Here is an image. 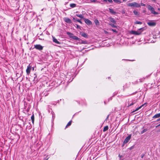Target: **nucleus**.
<instances>
[{
  "label": "nucleus",
  "mask_w": 160,
  "mask_h": 160,
  "mask_svg": "<svg viewBox=\"0 0 160 160\" xmlns=\"http://www.w3.org/2000/svg\"><path fill=\"white\" fill-rule=\"evenodd\" d=\"M160 126V124H158V125H157V126L156 127L157 128V127H159V126Z\"/></svg>",
  "instance_id": "nucleus-36"
},
{
  "label": "nucleus",
  "mask_w": 160,
  "mask_h": 160,
  "mask_svg": "<svg viewBox=\"0 0 160 160\" xmlns=\"http://www.w3.org/2000/svg\"><path fill=\"white\" fill-rule=\"evenodd\" d=\"M133 104V103H131L129 105V106H131Z\"/></svg>",
  "instance_id": "nucleus-37"
},
{
  "label": "nucleus",
  "mask_w": 160,
  "mask_h": 160,
  "mask_svg": "<svg viewBox=\"0 0 160 160\" xmlns=\"http://www.w3.org/2000/svg\"><path fill=\"white\" fill-rule=\"evenodd\" d=\"M105 33H107V31H105Z\"/></svg>",
  "instance_id": "nucleus-41"
},
{
  "label": "nucleus",
  "mask_w": 160,
  "mask_h": 160,
  "mask_svg": "<svg viewBox=\"0 0 160 160\" xmlns=\"http://www.w3.org/2000/svg\"><path fill=\"white\" fill-rule=\"evenodd\" d=\"M143 155H142V158H143Z\"/></svg>",
  "instance_id": "nucleus-42"
},
{
  "label": "nucleus",
  "mask_w": 160,
  "mask_h": 160,
  "mask_svg": "<svg viewBox=\"0 0 160 160\" xmlns=\"http://www.w3.org/2000/svg\"><path fill=\"white\" fill-rule=\"evenodd\" d=\"M85 22L88 25H90L92 24V22L88 19L84 18Z\"/></svg>",
  "instance_id": "nucleus-8"
},
{
  "label": "nucleus",
  "mask_w": 160,
  "mask_h": 160,
  "mask_svg": "<svg viewBox=\"0 0 160 160\" xmlns=\"http://www.w3.org/2000/svg\"><path fill=\"white\" fill-rule=\"evenodd\" d=\"M71 121H70L67 124V125L66 126V127H67L68 126H70L71 125Z\"/></svg>",
  "instance_id": "nucleus-24"
},
{
  "label": "nucleus",
  "mask_w": 160,
  "mask_h": 160,
  "mask_svg": "<svg viewBox=\"0 0 160 160\" xmlns=\"http://www.w3.org/2000/svg\"><path fill=\"white\" fill-rule=\"evenodd\" d=\"M64 21L66 22L70 23H71V20L68 18H65L63 19Z\"/></svg>",
  "instance_id": "nucleus-9"
},
{
  "label": "nucleus",
  "mask_w": 160,
  "mask_h": 160,
  "mask_svg": "<svg viewBox=\"0 0 160 160\" xmlns=\"http://www.w3.org/2000/svg\"><path fill=\"white\" fill-rule=\"evenodd\" d=\"M131 138V135H129L126 138V139H125L124 141V142H123V145L124 144L127 143V142H129V141L130 140Z\"/></svg>",
  "instance_id": "nucleus-3"
},
{
  "label": "nucleus",
  "mask_w": 160,
  "mask_h": 160,
  "mask_svg": "<svg viewBox=\"0 0 160 160\" xmlns=\"http://www.w3.org/2000/svg\"><path fill=\"white\" fill-rule=\"evenodd\" d=\"M70 6L71 8H73L76 7V4L75 3H71L70 4Z\"/></svg>",
  "instance_id": "nucleus-16"
},
{
  "label": "nucleus",
  "mask_w": 160,
  "mask_h": 160,
  "mask_svg": "<svg viewBox=\"0 0 160 160\" xmlns=\"http://www.w3.org/2000/svg\"><path fill=\"white\" fill-rule=\"evenodd\" d=\"M140 108V107H139L135 111H133V112H135V111L138 110Z\"/></svg>",
  "instance_id": "nucleus-32"
},
{
  "label": "nucleus",
  "mask_w": 160,
  "mask_h": 160,
  "mask_svg": "<svg viewBox=\"0 0 160 160\" xmlns=\"http://www.w3.org/2000/svg\"><path fill=\"white\" fill-rule=\"evenodd\" d=\"M129 32L132 34L135 35H138L140 34V32L139 31H130Z\"/></svg>",
  "instance_id": "nucleus-4"
},
{
  "label": "nucleus",
  "mask_w": 160,
  "mask_h": 160,
  "mask_svg": "<svg viewBox=\"0 0 160 160\" xmlns=\"http://www.w3.org/2000/svg\"><path fill=\"white\" fill-rule=\"evenodd\" d=\"M94 22L96 25H99V22L98 20L97 19H96L94 21Z\"/></svg>",
  "instance_id": "nucleus-19"
},
{
  "label": "nucleus",
  "mask_w": 160,
  "mask_h": 160,
  "mask_svg": "<svg viewBox=\"0 0 160 160\" xmlns=\"http://www.w3.org/2000/svg\"><path fill=\"white\" fill-rule=\"evenodd\" d=\"M109 19L110 20L111 22H112L115 23L116 22L115 20H114V19L112 18H109Z\"/></svg>",
  "instance_id": "nucleus-14"
},
{
  "label": "nucleus",
  "mask_w": 160,
  "mask_h": 160,
  "mask_svg": "<svg viewBox=\"0 0 160 160\" xmlns=\"http://www.w3.org/2000/svg\"><path fill=\"white\" fill-rule=\"evenodd\" d=\"M127 5L129 7H130L132 8H138L140 6V5L135 2H128L127 3Z\"/></svg>",
  "instance_id": "nucleus-1"
},
{
  "label": "nucleus",
  "mask_w": 160,
  "mask_h": 160,
  "mask_svg": "<svg viewBox=\"0 0 160 160\" xmlns=\"http://www.w3.org/2000/svg\"><path fill=\"white\" fill-rule=\"evenodd\" d=\"M53 42L58 44H60V43L58 41V40L55 38L54 37H53Z\"/></svg>",
  "instance_id": "nucleus-10"
},
{
  "label": "nucleus",
  "mask_w": 160,
  "mask_h": 160,
  "mask_svg": "<svg viewBox=\"0 0 160 160\" xmlns=\"http://www.w3.org/2000/svg\"><path fill=\"white\" fill-rule=\"evenodd\" d=\"M108 117H107V118H108Z\"/></svg>",
  "instance_id": "nucleus-44"
},
{
  "label": "nucleus",
  "mask_w": 160,
  "mask_h": 160,
  "mask_svg": "<svg viewBox=\"0 0 160 160\" xmlns=\"http://www.w3.org/2000/svg\"><path fill=\"white\" fill-rule=\"evenodd\" d=\"M31 66L29 65L27 69L26 70L27 74L29 75L30 72L31 70Z\"/></svg>",
  "instance_id": "nucleus-5"
},
{
  "label": "nucleus",
  "mask_w": 160,
  "mask_h": 160,
  "mask_svg": "<svg viewBox=\"0 0 160 160\" xmlns=\"http://www.w3.org/2000/svg\"><path fill=\"white\" fill-rule=\"evenodd\" d=\"M133 13L136 15H137L138 14V12L137 11H133Z\"/></svg>",
  "instance_id": "nucleus-28"
},
{
  "label": "nucleus",
  "mask_w": 160,
  "mask_h": 160,
  "mask_svg": "<svg viewBox=\"0 0 160 160\" xmlns=\"http://www.w3.org/2000/svg\"><path fill=\"white\" fill-rule=\"evenodd\" d=\"M135 23L136 24H140V22H138V21H136L135 22Z\"/></svg>",
  "instance_id": "nucleus-31"
},
{
  "label": "nucleus",
  "mask_w": 160,
  "mask_h": 160,
  "mask_svg": "<svg viewBox=\"0 0 160 160\" xmlns=\"http://www.w3.org/2000/svg\"><path fill=\"white\" fill-rule=\"evenodd\" d=\"M142 29V28H140L141 31V30Z\"/></svg>",
  "instance_id": "nucleus-43"
},
{
  "label": "nucleus",
  "mask_w": 160,
  "mask_h": 160,
  "mask_svg": "<svg viewBox=\"0 0 160 160\" xmlns=\"http://www.w3.org/2000/svg\"><path fill=\"white\" fill-rule=\"evenodd\" d=\"M147 103H145L143 104L142 105H141L140 106L141 108L142 107H146L147 106Z\"/></svg>",
  "instance_id": "nucleus-23"
},
{
  "label": "nucleus",
  "mask_w": 160,
  "mask_h": 160,
  "mask_svg": "<svg viewBox=\"0 0 160 160\" xmlns=\"http://www.w3.org/2000/svg\"><path fill=\"white\" fill-rule=\"evenodd\" d=\"M104 1L106 2H110V3L112 2V0H105Z\"/></svg>",
  "instance_id": "nucleus-25"
},
{
  "label": "nucleus",
  "mask_w": 160,
  "mask_h": 160,
  "mask_svg": "<svg viewBox=\"0 0 160 160\" xmlns=\"http://www.w3.org/2000/svg\"><path fill=\"white\" fill-rule=\"evenodd\" d=\"M111 25L112 27L116 28V26L113 24H111Z\"/></svg>",
  "instance_id": "nucleus-29"
},
{
  "label": "nucleus",
  "mask_w": 160,
  "mask_h": 160,
  "mask_svg": "<svg viewBox=\"0 0 160 160\" xmlns=\"http://www.w3.org/2000/svg\"><path fill=\"white\" fill-rule=\"evenodd\" d=\"M160 117V113L157 114L154 116L152 118H158Z\"/></svg>",
  "instance_id": "nucleus-12"
},
{
  "label": "nucleus",
  "mask_w": 160,
  "mask_h": 160,
  "mask_svg": "<svg viewBox=\"0 0 160 160\" xmlns=\"http://www.w3.org/2000/svg\"><path fill=\"white\" fill-rule=\"evenodd\" d=\"M123 1V2H125L126 1H127V0H122Z\"/></svg>",
  "instance_id": "nucleus-39"
},
{
  "label": "nucleus",
  "mask_w": 160,
  "mask_h": 160,
  "mask_svg": "<svg viewBox=\"0 0 160 160\" xmlns=\"http://www.w3.org/2000/svg\"><path fill=\"white\" fill-rule=\"evenodd\" d=\"M109 12L112 14H115L116 13V12H115L113 9L109 8Z\"/></svg>",
  "instance_id": "nucleus-11"
},
{
  "label": "nucleus",
  "mask_w": 160,
  "mask_h": 160,
  "mask_svg": "<svg viewBox=\"0 0 160 160\" xmlns=\"http://www.w3.org/2000/svg\"><path fill=\"white\" fill-rule=\"evenodd\" d=\"M36 78H37V76H36L34 78V81H36Z\"/></svg>",
  "instance_id": "nucleus-33"
},
{
  "label": "nucleus",
  "mask_w": 160,
  "mask_h": 160,
  "mask_svg": "<svg viewBox=\"0 0 160 160\" xmlns=\"http://www.w3.org/2000/svg\"><path fill=\"white\" fill-rule=\"evenodd\" d=\"M72 38L74 39L75 40H79V38H78L76 36L73 35V36H72Z\"/></svg>",
  "instance_id": "nucleus-15"
},
{
  "label": "nucleus",
  "mask_w": 160,
  "mask_h": 160,
  "mask_svg": "<svg viewBox=\"0 0 160 160\" xmlns=\"http://www.w3.org/2000/svg\"><path fill=\"white\" fill-rule=\"evenodd\" d=\"M81 35L82 36L84 37H87V34L84 32H82L81 34Z\"/></svg>",
  "instance_id": "nucleus-22"
},
{
  "label": "nucleus",
  "mask_w": 160,
  "mask_h": 160,
  "mask_svg": "<svg viewBox=\"0 0 160 160\" xmlns=\"http://www.w3.org/2000/svg\"><path fill=\"white\" fill-rule=\"evenodd\" d=\"M148 24L150 26H154L156 25V23L154 22H148Z\"/></svg>",
  "instance_id": "nucleus-7"
},
{
  "label": "nucleus",
  "mask_w": 160,
  "mask_h": 160,
  "mask_svg": "<svg viewBox=\"0 0 160 160\" xmlns=\"http://www.w3.org/2000/svg\"><path fill=\"white\" fill-rule=\"evenodd\" d=\"M147 131V129H144L141 132V133H144V132H146Z\"/></svg>",
  "instance_id": "nucleus-26"
},
{
  "label": "nucleus",
  "mask_w": 160,
  "mask_h": 160,
  "mask_svg": "<svg viewBox=\"0 0 160 160\" xmlns=\"http://www.w3.org/2000/svg\"><path fill=\"white\" fill-rule=\"evenodd\" d=\"M108 126H105L104 128H103V131L104 132H105L106 131L108 130Z\"/></svg>",
  "instance_id": "nucleus-17"
},
{
  "label": "nucleus",
  "mask_w": 160,
  "mask_h": 160,
  "mask_svg": "<svg viewBox=\"0 0 160 160\" xmlns=\"http://www.w3.org/2000/svg\"><path fill=\"white\" fill-rule=\"evenodd\" d=\"M76 20L77 22H80V23H82V22L80 21V20H79V19H76Z\"/></svg>",
  "instance_id": "nucleus-30"
},
{
  "label": "nucleus",
  "mask_w": 160,
  "mask_h": 160,
  "mask_svg": "<svg viewBox=\"0 0 160 160\" xmlns=\"http://www.w3.org/2000/svg\"><path fill=\"white\" fill-rule=\"evenodd\" d=\"M148 9L151 11L152 13L154 15H157L158 13V12H155L154 11V9L150 5H148L147 7Z\"/></svg>",
  "instance_id": "nucleus-2"
},
{
  "label": "nucleus",
  "mask_w": 160,
  "mask_h": 160,
  "mask_svg": "<svg viewBox=\"0 0 160 160\" xmlns=\"http://www.w3.org/2000/svg\"><path fill=\"white\" fill-rule=\"evenodd\" d=\"M103 0V1H104V0Z\"/></svg>",
  "instance_id": "nucleus-45"
},
{
  "label": "nucleus",
  "mask_w": 160,
  "mask_h": 160,
  "mask_svg": "<svg viewBox=\"0 0 160 160\" xmlns=\"http://www.w3.org/2000/svg\"><path fill=\"white\" fill-rule=\"evenodd\" d=\"M76 25L77 26V28H79V27H80L78 25H77V24H76Z\"/></svg>",
  "instance_id": "nucleus-35"
},
{
  "label": "nucleus",
  "mask_w": 160,
  "mask_h": 160,
  "mask_svg": "<svg viewBox=\"0 0 160 160\" xmlns=\"http://www.w3.org/2000/svg\"><path fill=\"white\" fill-rule=\"evenodd\" d=\"M35 48L39 50H42L43 49V47L40 45H36L35 46Z\"/></svg>",
  "instance_id": "nucleus-6"
},
{
  "label": "nucleus",
  "mask_w": 160,
  "mask_h": 160,
  "mask_svg": "<svg viewBox=\"0 0 160 160\" xmlns=\"http://www.w3.org/2000/svg\"><path fill=\"white\" fill-rule=\"evenodd\" d=\"M67 34L68 35V36H69V37L72 38V36H73V35L72 33L70 32H67Z\"/></svg>",
  "instance_id": "nucleus-13"
},
{
  "label": "nucleus",
  "mask_w": 160,
  "mask_h": 160,
  "mask_svg": "<svg viewBox=\"0 0 160 160\" xmlns=\"http://www.w3.org/2000/svg\"><path fill=\"white\" fill-rule=\"evenodd\" d=\"M144 5H145L143 3H141V6H144Z\"/></svg>",
  "instance_id": "nucleus-34"
},
{
  "label": "nucleus",
  "mask_w": 160,
  "mask_h": 160,
  "mask_svg": "<svg viewBox=\"0 0 160 160\" xmlns=\"http://www.w3.org/2000/svg\"><path fill=\"white\" fill-rule=\"evenodd\" d=\"M95 0H93L92 1V2H95Z\"/></svg>",
  "instance_id": "nucleus-40"
},
{
  "label": "nucleus",
  "mask_w": 160,
  "mask_h": 160,
  "mask_svg": "<svg viewBox=\"0 0 160 160\" xmlns=\"http://www.w3.org/2000/svg\"><path fill=\"white\" fill-rule=\"evenodd\" d=\"M160 120V118L158 119L157 120V121H159Z\"/></svg>",
  "instance_id": "nucleus-38"
},
{
  "label": "nucleus",
  "mask_w": 160,
  "mask_h": 160,
  "mask_svg": "<svg viewBox=\"0 0 160 160\" xmlns=\"http://www.w3.org/2000/svg\"><path fill=\"white\" fill-rule=\"evenodd\" d=\"M111 30H112V31L113 32H115L116 33H117V31L115 29H111Z\"/></svg>",
  "instance_id": "nucleus-27"
},
{
  "label": "nucleus",
  "mask_w": 160,
  "mask_h": 160,
  "mask_svg": "<svg viewBox=\"0 0 160 160\" xmlns=\"http://www.w3.org/2000/svg\"><path fill=\"white\" fill-rule=\"evenodd\" d=\"M76 16L81 18H83V16L82 14H76Z\"/></svg>",
  "instance_id": "nucleus-21"
},
{
  "label": "nucleus",
  "mask_w": 160,
  "mask_h": 160,
  "mask_svg": "<svg viewBox=\"0 0 160 160\" xmlns=\"http://www.w3.org/2000/svg\"><path fill=\"white\" fill-rule=\"evenodd\" d=\"M113 1L118 4L121 3V2L119 0H113Z\"/></svg>",
  "instance_id": "nucleus-20"
},
{
  "label": "nucleus",
  "mask_w": 160,
  "mask_h": 160,
  "mask_svg": "<svg viewBox=\"0 0 160 160\" xmlns=\"http://www.w3.org/2000/svg\"><path fill=\"white\" fill-rule=\"evenodd\" d=\"M31 119L32 121V123L33 124L34 122V114H33L31 117Z\"/></svg>",
  "instance_id": "nucleus-18"
}]
</instances>
